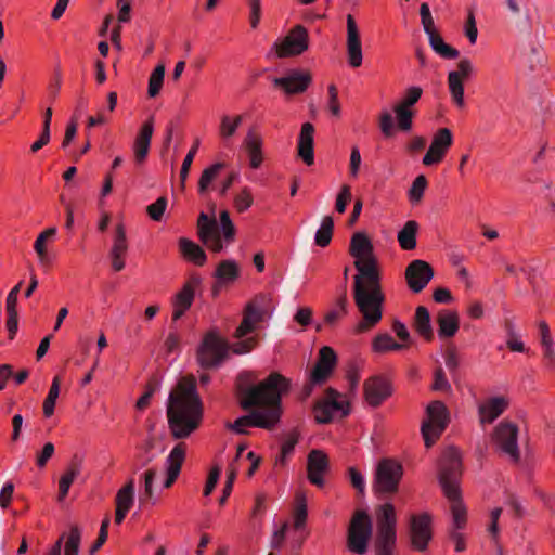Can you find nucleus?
Wrapping results in <instances>:
<instances>
[{"instance_id": "1", "label": "nucleus", "mask_w": 555, "mask_h": 555, "mask_svg": "<svg viewBox=\"0 0 555 555\" xmlns=\"http://www.w3.org/2000/svg\"><path fill=\"white\" fill-rule=\"evenodd\" d=\"M289 380L280 373H271L266 379L257 382L250 372L237 376L236 390L240 405L249 411L238 417L229 428L237 434H246V427H259L271 430L282 415V396L289 390Z\"/></svg>"}, {"instance_id": "2", "label": "nucleus", "mask_w": 555, "mask_h": 555, "mask_svg": "<svg viewBox=\"0 0 555 555\" xmlns=\"http://www.w3.org/2000/svg\"><path fill=\"white\" fill-rule=\"evenodd\" d=\"M349 253L356 259L353 264L358 271L353 282L354 304L362 314V320L357 324L354 332L364 333L374 327L383 317L384 294L378 261L373 245L364 233L353 234Z\"/></svg>"}, {"instance_id": "3", "label": "nucleus", "mask_w": 555, "mask_h": 555, "mask_svg": "<svg viewBox=\"0 0 555 555\" xmlns=\"http://www.w3.org/2000/svg\"><path fill=\"white\" fill-rule=\"evenodd\" d=\"M438 481L450 503L452 514L453 528L450 531V539L455 544V551L462 552L465 550V541L459 530L463 529L466 525L467 511L463 504L460 490L462 477V456L460 451L454 447L447 448L438 463Z\"/></svg>"}, {"instance_id": "4", "label": "nucleus", "mask_w": 555, "mask_h": 555, "mask_svg": "<svg viewBox=\"0 0 555 555\" xmlns=\"http://www.w3.org/2000/svg\"><path fill=\"white\" fill-rule=\"evenodd\" d=\"M170 433L177 440L191 436L203 420V403L193 379L182 378L170 392L167 403Z\"/></svg>"}, {"instance_id": "5", "label": "nucleus", "mask_w": 555, "mask_h": 555, "mask_svg": "<svg viewBox=\"0 0 555 555\" xmlns=\"http://www.w3.org/2000/svg\"><path fill=\"white\" fill-rule=\"evenodd\" d=\"M197 232L202 243L214 253H220L223 249L221 232L228 242L232 241L235 234L228 210H222L220 224L215 215L209 216L206 212H202L197 220Z\"/></svg>"}, {"instance_id": "6", "label": "nucleus", "mask_w": 555, "mask_h": 555, "mask_svg": "<svg viewBox=\"0 0 555 555\" xmlns=\"http://www.w3.org/2000/svg\"><path fill=\"white\" fill-rule=\"evenodd\" d=\"M266 302L267 297L264 295H259L255 298V300L250 301L246 306L242 323L235 331V337L240 340L232 346L234 353H247L255 347L256 338L250 337L243 339V337L254 332L256 324L263 320L266 313Z\"/></svg>"}, {"instance_id": "7", "label": "nucleus", "mask_w": 555, "mask_h": 555, "mask_svg": "<svg viewBox=\"0 0 555 555\" xmlns=\"http://www.w3.org/2000/svg\"><path fill=\"white\" fill-rule=\"evenodd\" d=\"M396 512L390 503L382 505L377 511V534L374 543L376 555H392L396 534Z\"/></svg>"}, {"instance_id": "8", "label": "nucleus", "mask_w": 555, "mask_h": 555, "mask_svg": "<svg viewBox=\"0 0 555 555\" xmlns=\"http://www.w3.org/2000/svg\"><path fill=\"white\" fill-rule=\"evenodd\" d=\"M373 534V522L365 511H356L347 530V548L349 552L363 555L367 552Z\"/></svg>"}, {"instance_id": "9", "label": "nucleus", "mask_w": 555, "mask_h": 555, "mask_svg": "<svg viewBox=\"0 0 555 555\" xmlns=\"http://www.w3.org/2000/svg\"><path fill=\"white\" fill-rule=\"evenodd\" d=\"M402 475L403 467L399 462L392 459L380 460L375 472L374 490L386 494L396 493Z\"/></svg>"}, {"instance_id": "10", "label": "nucleus", "mask_w": 555, "mask_h": 555, "mask_svg": "<svg viewBox=\"0 0 555 555\" xmlns=\"http://www.w3.org/2000/svg\"><path fill=\"white\" fill-rule=\"evenodd\" d=\"M428 420L422 424V435L426 448H430L446 429L449 417L447 406L441 401H434L427 406Z\"/></svg>"}, {"instance_id": "11", "label": "nucleus", "mask_w": 555, "mask_h": 555, "mask_svg": "<svg viewBox=\"0 0 555 555\" xmlns=\"http://www.w3.org/2000/svg\"><path fill=\"white\" fill-rule=\"evenodd\" d=\"M228 354V344L215 333H208L197 350V361L204 369L218 366Z\"/></svg>"}, {"instance_id": "12", "label": "nucleus", "mask_w": 555, "mask_h": 555, "mask_svg": "<svg viewBox=\"0 0 555 555\" xmlns=\"http://www.w3.org/2000/svg\"><path fill=\"white\" fill-rule=\"evenodd\" d=\"M423 89L417 86H411L405 89L403 96L393 106V113L398 122V128L408 132L413 127V117L415 116V104L420 101Z\"/></svg>"}, {"instance_id": "13", "label": "nucleus", "mask_w": 555, "mask_h": 555, "mask_svg": "<svg viewBox=\"0 0 555 555\" xmlns=\"http://www.w3.org/2000/svg\"><path fill=\"white\" fill-rule=\"evenodd\" d=\"M309 35L301 25L293 27L288 34L273 46L279 57L295 56L308 49Z\"/></svg>"}, {"instance_id": "14", "label": "nucleus", "mask_w": 555, "mask_h": 555, "mask_svg": "<svg viewBox=\"0 0 555 555\" xmlns=\"http://www.w3.org/2000/svg\"><path fill=\"white\" fill-rule=\"evenodd\" d=\"M348 404L340 400V393L328 388L323 401L319 402L314 408V417L318 423H330L335 415H348Z\"/></svg>"}, {"instance_id": "15", "label": "nucleus", "mask_w": 555, "mask_h": 555, "mask_svg": "<svg viewBox=\"0 0 555 555\" xmlns=\"http://www.w3.org/2000/svg\"><path fill=\"white\" fill-rule=\"evenodd\" d=\"M409 537L411 545L415 551L424 552L427 550L433 539L431 517L429 514L424 513L411 516Z\"/></svg>"}, {"instance_id": "16", "label": "nucleus", "mask_w": 555, "mask_h": 555, "mask_svg": "<svg viewBox=\"0 0 555 555\" xmlns=\"http://www.w3.org/2000/svg\"><path fill=\"white\" fill-rule=\"evenodd\" d=\"M202 278L198 274H191L183 287L172 298V322L178 321L191 308L195 291L201 286Z\"/></svg>"}, {"instance_id": "17", "label": "nucleus", "mask_w": 555, "mask_h": 555, "mask_svg": "<svg viewBox=\"0 0 555 555\" xmlns=\"http://www.w3.org/2000/svg\"><path fill=\"white\" fill-rule=\"evenodd\" d=\"M336 360V353L331 347L324 346L320 349L318 362L310 373V384L305 387L306 396L310 395L314 384H322L327 379Z\"/></svg>"}, {"instance_id": "18", "label": "nucleus", "mask_w": 555, "mask_h": 555, "mask_svg": "<svg viewBox=\"0 0 555 555\" xmlns=\"http://www.w3.org/2000/svg\"><path fill=\"white\" fill-rule=\"evenodd\" d=\"M518 428L508 422L500 423L493 433V438L502 452L507 454L514 462L519 459L517 448Z\"/></svg>"}, {"instance_id": "19", "label": "nucleus", "mask_w": 555, "mask_h": 555, "mask_svg": "<svg viewBox=\"0 0 555 555\" xmlns=\"http://www.w3.org/2000/svg\"><path fill=\"white\" fill-rule=\"evenodd\" d=\"M453 143V135L450 129L440 128L434 134L431 144L423 157L425 166L439 164L446 156Z\"/></svg>"}, {"instance_id": "20", "label": "nucleus", "mask_w": 555, "mask_h": 555, "mask_svg": "<svg viewBox=\"0 0 555 555\" xmlns=\"http://www.w3.org/2000/svg\"><path fill=\"white\" fill-rule=\"evenodd\" d=\"M433 276V268L424 260H413L405 269L406 283L414 293L422 292Z\"/></svg>"}, {"instance_id": "21", "label": "nucleus", "mask_w": 555, "mask_h": 555, "mask_svg": "<svg viewBox=\"0 0 555 555\" xmlns=\"http://www.w3.org/2000/svg\"><path fill=\"white\" fill-rule=\"evenodd\" d=\"M363 390L366 402L374 408L380 405L392 392L388 379L379 375L367 378Z\"/></svg>"}, {"instance_id": "22", "label": "nucleus", "mask_w": 555, "mask_h": 555, "mask_svg": "<svg viewBox=\"0 0 555 555\" xmlns=\"http://www.w3.org/2000/svg\"><path fill=\"white\" fill-rule=\"evenodd\" d=\"M272 82L276 88L282 89L285 94L293 95L307 90L311 82V76L308 73L294 69L286 76L273 78Z\"/></svg>"}, {"instance_id": "23", "label": "nucleus", "mask_w": 555, "mask_h": 555, "mask_svg": "<svg viewBox=\"0 0 555 555\" xmlns=\"http://www.w3.org/2000/svg\"><path fill=\"white\" fill-rule=\"evenodd\" d=\"M425 34L428 36L429 46L441 57L454 60L460 55L459 50L447 44L442 37L436 31L433 16L421 18Z\"/></svg>"}, {"instance_id": "24", "label": "nucleus", "mask_w": 555, "mask_h": 555, "mask_svg": "<svg viewBox=\"0 0 555 555\" xmlns=\"http://www.w3.org/2000/svg\"><path fill=\"white\" fill-rule=\"evenodd\" d=\"M347 55L351 67H359L362 64V46L360 33L352 15H347Z\"/></svg>"}, {"instance_id": "25", "label": "nucleus", "mask_w": 555, "mask_h": 555, "mask_svg": "<svg viewBox=\"0 0 555 555\" xmlns=\"http://www.w3.org/2000/svg\"><path fill=\"white\" fill-rule=\"evenodd\" d=\"M186 444L184 442L177 443L166 459L167 477L164 481V488H170L177 480L182 464L185 460Z\"/></svg>"}, {"instance_id": "26", "label": "nucleus", "mask_w": 555, "mask_h": 555, "mask_svg": "<svg viewBox=\"0 0 555 555\" xmlns=\"http://www.w3.org/2000/svg\"><path fill=\"white\" fill-rule=\"evenodd\" d=\"M128 250L125 228L121 223L116 225L113 246L109 250L111 264L114 271L119 272L125 268V256Z\"/></svg>"}, {"instance_id": "27", "label": "nucleus", "mask_w": 555, "mask_h": 555, "mask_svg": "<svg viewBox=\"0 0 555 555\" xmlns=\"http://www.w3.org/2000/svg\"><path fill=\"white\" fill-rule=\"evenodd\" d=\"M308 479L317 486L323 487L324 480L322 475L328 468V459L325 453L320 450H312L308 455Z\"/></svg>"}, {"instance_id": "28", "label": "nucleus", "mask_w": 555, "mask_h": 555, "mask_svg": "<svg viewBox=\"0 0 555 555\" xmlns=\"http://www.w3.org/2000/svg\"><path fill=\"white\" fill-rule=\"evenodd\" d=\"M313 134V125L310 122L302 124L298 137L297 154L308 166L314 163Z\"/></svg>"}, {"instance_id": "29", "label": "nucleus", "mask_w": 555, "mask_h": 555, "mask_svg": "<svg viewBox=\"0 0 555 555\" xmlns=\"http://www.w3.org/2000/svg\"><path fill=\"white\" fill-rule=\"evenodd\" d=\"M243 143L248 155L250 168L258 169L263 162L261 135L255 128H249Z\"/></svg>"}, {"instance_id": "30", "label": "nucleus", "mask_w": 555, "mask_h": 555, "mask_svg": "<svg viewBox=\"0 0 555 555\" xmlns=\"http://www.w3.org/2000/svg\"><path fill=\"white\" fill-rule=\"evenodd\" d=\"M153 131H154L153 118L151 117L149 120H146L142 125V127L134 140L133 153H134V160L137 164H142L145 160V158L147 157Z\"/></svg>"}, {"instance_id": "31", "label": "nucleus", "mask_w": 555, "mask_h": 555, "mask_svg": "<svg viewBox=\"0 0 555 555\" xmlns=\"http://www.w3.org/2000/svg\"><path fill=\"white\" fill-rule=\"evenodd\" d=\"M504 397H492L478 405V415L481 424L493 423L507 408Z\"/></svg>"}, {"instance_id": "32", "label": "nucleus", "mask_w": 555, "mask_h": 555, "mask_svg": "<svg viewBox=\"0 0 555 555\" xmlns=\"http://www.w3.org/2000/svg\"><path fill=\"white\" fill-rule=\"evenodd\" d=\"M179 251L182 257L189 261L194 263L195 266L202 267L207 261V255L205 250L195 242L181 237L178 242Z\"/></svg>"}, {"instance_id": "33", "label": "nucleus", "mask_w": 555, "mask_h": 555, "mask_svg": "<svg viewBox=\"0 0 555 555\" xmlns=\"http://www.w3.org/2000/svg\"><path fill=\"white\" fill-rule=\"evenodd\" d=\"M214 275L217 279V284L214 286V293L217 294L220 285L232 283L240 276V267L234 260H222L218 264Z\"/></svg>"}, {"instance_id": "34", "label": "nucleus", "mask_w": 555, "mask_h": 555, "mask_svg": "<svg viewBox=\"0 0 555 555\" xmlns=\"http://www.w3.org/2000/svg\"><path fill=\"white\" fill-rule=\"evenodd\" d=\"M81 459L74 455L70 464L64 475L61 476L59 481V500L62 501L68 494L69 488L75 478L80 474Z\"/></svg>"}, {"instance_id": "35", "label": "nucleus", "mask_w": 555, "mask_h": 555, "mask_svg": "<svg viewBox=\"0 0 555 555\" xmlns=\"http://www.w3.org/2000/svg\"><path fill=\"white\" fill-rule=\"evenodd\" d=\"M438 334L440 337H452L459 331L456 312L441 311L437 317Z\"/></svg>"}, {"instance_id": "36", "label": "nucleus", "mask_w": 555, "mask_h": 555, "mask_svg": "<svg viewBox=\"0 0 555 555\" xmlns=\"http://www.w3.org/2000/svg\"><path fill=\"white\" fill-rule=\"evenodd\" d=\"M414 326L418 334L422 335L426 340L433 339L434 333L430 323V314L426 307L418 306L416 308L414 317Z\"/></svg>"}, {"instance_id": "37", "label": "nucleus", "mask_w": 555, "mask_h": 555, "mask_svg": "<svg viewBox=\"0 0 555 555\" xmlns=\"http://www.w3.org/2000/svg\"><path fill=\"white\" fill-rule=\"evenodd\" d=\"M464 81L461 79L455 72H450L448 74V88L450 91L451 99L453 103L459 107L463 108L465 106L464 101Z\"/></svg>"}, {"instance_id": "38", "label": "nucleus", "mask_w": 555, "mask_h": 555, "mask_svg": "<svg viewBox=\"0 0 555 555\" xmlns=\"http://www.w3.org/2000/svg\"><path fill=\"white\" fill-rule=\"evenodd\" d=\"M224 168V163H216L203 170L198 181V192L201 195H204L208 192L212 182L219 177L221 170Z\"/></svg>"}, {"instance_id": "39", "label": "nucleus", "mask_w": 555, "mask_h": 555, "mask_svg": "<svg viewBox=\"0 0 555 555\" xmlns=\"http://www.w3.org/2000/svg\"><path fill=\"white\" fill-rule=\"evenodd\" d=\"M418 229L416 221H408L401 231L398 233V241L400 246L405 250L414 249L416 246L415 235Z\"/></svg>"}, {"instance_id": "40", "label": "nucleus", "mask_w": 555, "mask_h": 555, "mask_svg": "<svg viewBox=\"0 0 555 555\" xmlns=\"http://www.w3.org/2000/svg\"><path fill=\"white\" fill-rule=\"evenodd\" d=\"M134 480L133 478L117 491L115 498L116 507L130 511L134 503Z\"/></svg>"}, {"instance_id": "41", "label": "nucleus", "mask_w": 555, "mask_h": 555, "mask_svg": "<svg viewBox=\"0 0 555 555\" xmlns=\"http://www.w3.org/2000/svg\"><path fill=\"white\" fill-rule=\"evenodd\" d=\"M373 350L378 353L402 350L405 345L397 343L389 334H378L372 344Z\"/></svg>"}, {"instance_id": "42", "label": "nucleus", "mask_w": 555, "mask_h": 555, "mask_svg": "<svg viewBox=\"0 0 555 555\" xmlns=\"http://www.w3.org/2000/svg\"><path fill=\"white\" fill-rule=\"evenodd\" d=\"M334 230V220L331 216L323 217L321 225L318 229L314 243L320 247H325L331 243Z\"/></svg>"}, {"instance_id": "43", "label": "nucleus", "mask_w": 555, "mask_h": 555, "mask_svg": "<svg viewBox=\"0 0 555 555\" xmlns=\"http://www.w3.org/2000/svg\"><path fill=\"white\" fill-rule=\"evenodd\" d=\"M60 386L61 379L59 376H55L52 380L48 396L43 401V414L46 417H50L54 413L55 403L60 395Z\"/></svg>"}, {"instance_id": "44", "label": "nucleus", "mask_w": 555, "mask_h": 555, "mask_svg": "<svg viewBox=\"0 0 555 555\" xmlns=\"http://www.w3.org/2000/svg\"><path fill=\"white\" fill-rule=\"evenodd\" d=\"M81 541V531L77 525H72L68 534L65 537V554L64 555H78L79 545Z\"/></svg>"}, {"instance_id": "45", "label": "nucleus", "mask_w": 555, "mask_h": 555, "mask_svg": "<svg viewBox=\"0 0 555 555\" xmlns=\"http://www.w3.org/2000/svg\"><path fill=\"white\" fill-rule=\"evenodd\" d=\"M165 77V66L163 64L157 65L152 72L149 78V89L147 94L150 98H155L158 95Z\"/></svg>"}, {"instance_id": "46", "label": "nucleus", "mask_w": 555, "mask_h": 555, "mask_svg": "<svg viewBox=\"0 0 555 555\" xmlns=\"http://www.w3.org/2000/svg\"><path fill=\"white\" fill-rule=\"evenodd\" d=\"M56 233L54 227L48 228L42 231L35 241L34 248L39 257L40 262L44 263L48 260L44 244L48 240L52 238Z\"/></svg>"}, {"instance_id": "47", "label": "nucleus", "mask_w": 555, "mask_h": 555, "mask_svg": "<svg viewBox=\"0 0 555 555\" xmlns=\"http://www.w3.org/2000/svg\"><path fill=\"white\" fill-rule=\"evenodd\" d=\"M348 299L346 291L337 298L336 307L325 314V322L334 325L337 320L347 313Z\"/></svg>"}, {"instance_id": "48", "label": "nucleus", "mask_w": 555, "mask_h": 555, "mask_svg": "<svg viewBox=\"0 0 555 555\" xmlns=\"http://www.w3.org/2000/svg\"><path fill=\"white\" fill-rule=\"evenodd\" d=\"M156 469L150 468L143 474L144 479V491L139 496V502L141 505L150 502L153 500L154 491H153V483L156 478Z\"/></svg>"}, {"instance_id": "49", "label": "nucleus", "mask_w": 555, "mask_h": 555, "mask_svg": "<svg viewBox=\"0 0 555 555\" xmlns=\"http://www.w3.org/2000/svg\"><path fill=\"white\" fill-rule=\"evenodd\" d=\"M299 440V434L296 430L291 431L281 448V454L276 459V464H284L286 459L293 453L295 446Z\"/></svg>"}, {"instance_id": "50", "label": "nucleus", "mask_w": 555, "mask_h": 555, "mask_svg": "<svg viewBox=\"0 0 555 555\" xmlns=\"http://www.w3.org/2000/svg\"><path fill=\"white\" fill-rule=\"evenodd\" d=\"M426 186L427 180L425 176L421 175L415 178L409 191V196L412 204H417L421 201Z\"/></svg>"}, {"instance_id": "51", "label": "nucleus", "mask_w": 555, "mask_h": 555, "mask_svg": "<svg viewBox=\"0 0 555 555\" xmlns=\"http://www.w3.org/2000/svg\"><path fill=\"white\" fill-rule=\"evenodd\" d=\"M545 57L543 51L539 47H532L529 54L527 55L528 67L531 72L542 67Z\"/></svg>"}, {"instance_id": "52", "label": "nucleus", "mask_w": 555, "mask_h": 555, "mask_svg": "<svg viewBox=\"0 0 555 555\" xmlns=\"http://www.w3.org/2000/svg\"><path fill=\"white\" fill-rule=\"evenodd\" d=\"M198 144H199V142H198V140H196L194 145L190 149L186 156L184 157V160L182 163V167L180 170V179L182 182H184L189 176L191 165L193 163V159H194L197 149H198Z\"/></svg>"}, {"instance_id": "53", "label": "nucleus", "mask_w": 555, "mask_h": 555, "mask_svg": "<svg viewBox=\"0 0 555 555\" xmlns=\"http://www.w3.org/2000/svg\"><path fill=\"white\" fill-rule=\"evenodd\" d=\"M502 514V508L496 507L491 511L490 513V522L488 525V532L491 535L494 543L498 542V534H499V518Z\"/></svg>"}, {"instance_id": "54", "label": "nucleus", "mask_w": 555, "mask_h": 555, "mask_svg": "<svg viewBox=\"0 0 555 555\" xmlns=\"http://www.w3.org/2000/svg\"><path fill=\"white\" fill-rule=\"evenodd\" d=\"M349 478L352 487L360 493L364 494L365 492V480L362 474L356 469L354 467H350L348 469Z\"/></svg>"}, {"instance_id": "55", "label": "nucleus", "mask_w": 555, "mask_h": 555, "mask_svg": "<svg viewBox=\"0 0 555 555\" xmlns=\"http://www.w3.org/2000/svg\"><path fill=\"white\" fill-rule=\"evenodd\" d=\"M220 474H221V467L218 465L214 466L210 469L205 488H204V495L208 496L209 494H211V492L214 491V489L219 480Z\"/></svg>"}, {"instance_id": "56", "label": "nucleus", "mask_w": 555, "mask_h": 555, "mask_svg": "<svg viewBox=\"0 0 555 555\" xmlns=\"http://www.w3.org/2000/svg\"><path fill=\"white\" fill-rule=\"evenodd\" d=\"M236 132L235 125L232 124L230 116L224 115L221 118V124L219 128V134L222 139L228 140L232 138Z\"/></svg>"}, {"instance_id": "57", "label": "nucleus", "mask_w": 555, "mask_h": 555, "mask_svg": "<svg viewBox=\"0 0 555 555\" xmlns=\"http://www.w3.org/2000/svg\"><path fill=\"white\" fill-rule=\"evenodd\" d=\"M328 111L332 115L338 117L340 115V105L338 103V92L334 85L328 86Z\"/></svg>"}, {"instance_id": "58", "label": "nucleus", "mask_w": 555, "mask_h": 555, "mask_svg": "<svg viewBox=\"0 0 555 555\" xmlns=\"http://www.w3.org/2000/svg\"><path fill=\"white\" fill-rule=\"evenodd\" d=\"M250 14H249V22L250 26L253 28H257L260 22L261 16V4L260 0H248Z\"/></svg>"}, {"instance_id": "59", "label": "nucleus", "mask_w": 555, "mask_h": 555, "mask_svg": "<svg viewBox=\"0 0 555 555\" xmlns=\"http://www.w3.org/2000/svg\"><path fill=\"white\" fill-rule=\"evenodd\" d=\"M433 388L435 390L440 391H449L451 389V386L446 377V374L441 367L437 369L435 372V380Z\"/></svg>"}, {"instance_id": "60", "label": "nucleus", "mask_w": 555, "mask_h": 555, "mask_svg": "<svg viewBox=\"0 0 555 555\" xmlns=\"http://www.w3.org/2000/svg\"><path fill=\"white\" fill-rule=\"evenodd\" d=\"M379 127H380V130L382 132L386 135V137H389L392 134V130H393V118L391 116V114L388 112V111H385L380 114V117H379Z\"/></svg>"}, {"instance_id": "61", "label": "nucleus", "mask_w": 555, "mask_h": 555, "mask_svg": "<svg viewBox=\"0 0 555 555\" xmlns=\"http://www.w3.org/2000/svg\"><path fill=\"white\" fill-rule=\"evenodd\" d=\"M444 360H446V366L448 367L450 373L453 376H455L457 373L459 365H460V360L457 358L455 350L448 349L444 354Z\"/></svg>"}, {"instance_id": "62", "label": "nucleus", "mask_w": 555, "mask_h": 555, "mask_svg": "<svg viewBox=\"0 0 555 555\" xmlns=\"http://www.w3.org/2000/svg\"><path fill=\"white\" fill-rule=\"evenodd\" d=\"M54 444L52 442H47L41 452L37 456V465L39 467H44L47 462L52 457L54 454Z\"/></svg>"}, {"instance_id": "63", "label": "nucleus", "mask_w": 555, "mask_h": 555, "mask_svg": "<svg viewBox=\"0 0 555 555\" xmlns=\"http://www.w3.org/2000/svg\"><path fill=\"white\" fill-rule=\"evenodd\" d=\"M465 35L468 38L470 43L476 42L477 36H478V30L476 27L475 16L472 12H469V14L467 16L466 26H465Z\"/></svg>"}, {"instance_id": "64", "label": "nucleus", "mask_w": 555, "mask_h": 555, "mask_svg": "<svg viewBox=\"0 0 555 555\" xmlns=\"http://www.w3.org/2000/svg\"><path fill=\"white\" fill-rule=\"evenodd\" d=\"M473 70H474V67H473L472 62L468 59H462L457 63V69L454 72L457 73V75L461 79L466 80L470 77V75L473 74Z\"/></svg>"}]
</instances>
